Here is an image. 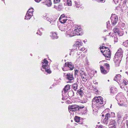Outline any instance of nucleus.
Here are the masks:
<instances>
[{
  "instance_id": "f257e3e1",
  "label": "nucleus",
  "mask_w": 128,
  "mask_h": 128,
  "mask_svg": "<svg viewBox=\"0 0 128 128\" xmlns=\"http://www.w3.org/2000/svg\"><path fill=\"white\" fill-rule=\"evenodd\" d=\"M82 43L81 42L76 41V42L74 45V48L72 49L71 52L70 54V55H71L73 54V52H76L78 55H79L81 53L80 52H83L84 51L85 48L83 46H82Z\"/></svg>"
},
{
  "instance_id": "f03ea898",
  "label": "nucleus",
  "mask_w": 128,
  "mask_h": 128,
  "mask_svg": "<svg viewBox=\"0 0 128 128\" xmlns=\"http://www.w3.org/2000/svg\"><path fill=\"white\" fill-rule=\"evenodd\" d=\"M122 54L123 51L122 49L119 48L115 55L114 61L115 63L119 64L120 63L123 56Z\"/></svg>"
},
{
  "instance_id": "7ed1b4c3",
  "label": "nucleus",
  "mask_w": 128,
  "mask_h": 128,
  "mask_svg": "<svg viewBox=\"0 0 128 128\" xmlns=\"http://www.w3.org/2000/svg\"><path fill=\"white\" fill-rule=\"evenodd\" d=\"M114 33L113 36H112L114 38V41L115 42L118 41V38L117 36H122L123 34V32L122 31L120 30L118 28L115 27V28L113 30Z\"/></svg>"
},
{
  "instance_id": "20e7f679",
  "label": "nucleus",
  "mask_w": 128,
  "mask_h": 128,
  "mask_svg": "<svg viewBox=\"0 0 128 128\" xmlns=\"http://www.w3.org/2000/svg\"><path fill=\"white\" fill-rule=\"evenodd\" d=\"M100 48L101 52L104 55L108 58H110L111 52L108 48L103 46L102 47H100Z\"/></svg>"
},
{
  "instance_id": "39448f33",
  "label": "nucleus",
  "mask_w": 128,
  "mask_h": 128,
  "mask_svg": "<svg viewBox=\"0 0 128 128\" xmlns=\"http://www.w3.org/2000/svg\"><path fill=\"white\" fill-rule=\"evenodd\" d=\"M92 101V106H94V104H96V106H98V105H99V104H104L103 98L101 96L95 97L93 98Z\"/></svg>"
},
{
  "instance_id": "423d86ee",
  "label": "nucleus",
  "mask_w": 128,
  "mask_h": 128,
  "mask_svg": "<svg viewBox=\"0 0 128 128\" xmlns=\"http://www.w3.org/2000/svg\"><path fill=\"white\" fill-rule=\"evenodd\" d=\"M42 17L45 20L50 22V23L51 24H54L56 21L55 20L52 18L51 17L48 16L47 14H44L42 15Z\"/></svg>"
},
{
  "instance_id": "0eeeda50",
  "label": "nucleus",
  "mask_w": 128,
  "mask_h": 128,
  "mask_svg": "<svg viewBox=\"0 0 128 128\" xmlns=\"http://www.w3.org/2000/svg\"><path fill=\"white\" fill-rule=\"evenodd\" d=\"M32 8H31L28 9L25 16L24 18L25 19H30L32 17V16L33 12H34Z\"/></svg>"
},
{
  "instance_id": "6e6552de",
  "label": "nucleus",
  "mask_w": 128,
  "mask_h": 128,
  "mask_svg": "<svg viewBox=\"0 0 128 128\" xmlns=\"http://www.w3.org/2000/svg\"><path fill=\"white\" fill-rule=\"evenodd\" d=\"M112 23L113 25H115L118 21V18L115 14H112L110 17Z\"/></svg>"
},
{
  "instance_id": "1a4fd4ad",
  "label": "nucleus",
  "mask_w": 128,
  "mask_h": 128,
  "mask_svg": "<svg viewBox=\"0 0 128 128\" xmlns=\"http://www.w3.org/2000/svg\"><path fill=\"white\" fill-rule=\"evenodd\" d=\"M75 31L71 29L69 30L66 32V36L68 37H70L76 35Z\"/></svg>"
},
{
  "instance_id": "9d476101",
  "label": "nucleus",
  "mask_w": 128,
  "mask_h": 128,
  "mask_svg": "<svg viewBox=\"0 0 128 128\" xmlns=\"http://www.w3.org/2000/svg\"><path fill=\"white\" fill-rule=\"evenodd\" d=\"M78 109V106L77 105H72L71 106H68V110L69 111H75Z\"/></svg>"
},
{
  "instance_id": "9b49d317",
  "label": "nucleus",
  "mask_w": 128,
  "mask_h": 128,
  "mask_svg": "<svg viewBox=\"0 0 128 128\" xmlns=\"http://www.w3.org/2000/svg\"><path fill=\"white\" fill-rule=\"evenodd\" d=\"M66 76V78L69 80L67 82L68 83H71L72 82V80H74V78L72 74L68 73L67 74Z\"/></svg>"
},
{
  "instance_id": "f8f14e48",
  "label": "nucleus",
  "mask_w": 128,
  "mask_h": 128,
  "mask_svg": "<svg viewBox=\"0 0 128 128\" xmlns=\"http://www.w3.org/2000/svg\"><path fill=\"white\" fill-rule=\"evenodd\" d=\"M116 98L118 102H121V103H118V104L120 106H122L124 104L122 103V102L121 101L122 97H121L120 94H118L116 96Z\"/></svg>"
},
{
  "instance_id": "ddd939ff",
  "label": "nucleus",
  "mask_w": 128,
  "mask_h": 128,
  "mask_svg": "<svg viewBox=\"0 0 128 128\" xmlns=\"http://www.w3.org/2000/svg\"><path fill=\"white\" fill-rule=\"evenodd\" d=\"M42 2L45 4L48 7L51 6L52 4L51 0H42Z\"/></svg>"
},
{
  "instance_id": "4468645a",
  "label": "nucleus",
  "mask_w": 128,
  "mask_h": 128,
  "mask_svg": "<svg viewBox=\"0 0 128 128\" xmlns=\"http://www.w3.org/2000/svg\"><path fill=\"white\" fill-rule=\"evenodd\" d=\"M82 29L80 28H78L77 29H75L74 31H75V32L76 33V35H80V33L82 32Z\"/></svg>"
},
{
  "instance_id": "2eb2a0df",
  "label": "nucleus",
  "mask_w": 128,
  "mask_h": 128,
  "mask_svg": "<svg viewBox=\"0 0 128 128\" xmlns=\"http://www.w3.org/2000/svg\"><path fill=\"white\" fill-rule=\"evenodd\" d=\"M121 80V76L120 74H118L116 75L114 79V80L117 82L118 83L119 82H120Z\"/></svg>"
},
{
  "instance_id": "dca6fc26",
  "label": "nucleus",
  "mask_w": 128,
  "mask_h": 128,
  "mask_svg": "<svg viewBox=\"0 0 128 128\" xmlns=\"http://www.w3.org/2000/svg\"><path fill=\"white\" fill-rule=\"evenodd\" d=\"M50 36L53 39H57L58 38V36H57L55 32H51Z\"/></svg>"
},
{
  "instance_id": "f3484780",
  "label": "nucleus",
  "mask_w": 128,
  "mask_h": 128,
  "mask_svg": "<svg viewBox=\"0 0 128 128\" xmlns=\"http://www.w3.org/2000/svg\"><path fill=\"white\" fill-rule=\"evenodd\" d=\"M84 89L82 88H81L80 89L78 90L77 94H79L81 96H82L84 94Z\"/></svg>"
},
{
  "instance_id": "a211bd4d",
  "label": "nucleus",
  "mask_w": 128,
  "mask_h": 128,
  "mask_svg": "<svg viewBox=\"0 0 128 128\" xmlns=\"http://www.w3.org/2000/svg\"><path fill=\"white\" fill-rule=\"evenodd\" d=\"M110 92L113 94H114L117 92V89L114 87L113 86L110 88Z\"/></svg>"
},
{
  "instance_id": "6ab92c4d",
  "label": "nucleus",
  "mask_w": 128,
  "mask_h": 128,
  "mask_svg": "<svg viewBox=\"0 0 128 128\" xmlns=\"http://www.w3.org/2000/svg\"><path fill=\"white\" fill-rule=\"evenodd\" d=\"M68 26H60L59 27V28L62 31H64L66 30Z\"/></svg>"
},
{
  "instance_id": "aec40b11",
  "label": "nucleus",
  "mask_w": 128,
  "mask_h": 128,
  "mask_svg": "<svg viewBox=\"0 0 128 128\" xmlns=\"http://www.w3.org/2000/svg\"><path fill=\"white\" fill-rule=\"evenodd\" d=\"M100 70L101 72L104 74H106L107 73V72L106 70H105L104 67L102 66H100Z\"/></svg>"
},
{
  "instance_id": "412c9836",
  "label": "nucleus",
  "mask_w": 128,
  "mask_h": 128,
  "mask_svg": "<svg viewBox=\"0 0 128 128\" xmlns=\"http://www.w3.org/2000/svg\"><path fill=\"white\" fill-rule=\"evenodd\" d=\"M66 66L69 68L70 70H72L74 68V64H65Z\"/></svg>"
},
{
  "instance_id": "4be33fe9",
  "label": "nucleus",
  "mask_w": 128,
  "mask_h": 128,
  "mask_svg": "<svg viewBox=\"0 0 128 128\" xmlns=\"http://www.w3.org/2000/svg\"><path fill=\"white\" fill-rule=\"evenodd\" d=\"M70 86L69 85H66L64 89V90L65 92H66L68 90L70 89Z\"/></svg>"
},
{
  "instance_id": "5701e85b",
  "label": "nucleus",
  "mask_w": 128,
  "mask_h": 128,
  "mask_svg": "<svg viewBox=\"0 0 128 128\" xmlns=\"http://www.w3.org/2000/svg\"><path fill=\"white\" fill-rule=\"evenodd\" d=\"M81 72H80L81 76H82V79H83V80L84 81H85L86 80V79L84 78V76H83V74H84V72L83 70H81L80 71Z\"/></svg>"
},
{
  "instance_id": "b1692460",
  "label": "nucleus",
  "mask_w": 128,
  "mask_h": 128,
  "mask_svg": "<svg viewBox=\"0 0 128 128\" xmlns=\"http://www.w3.org/2000/svg\"><path fill=\"white\" fill-rule=\"evenodd\" d=\"M42 66L43 68L45 70L50 68L49 64H44Z\"/></svg>"
},
{
  "instance_id": "393cba45",
  "label": "nucleus",
  "mask_w": 128,
  "mask_h": 128,
  "mask_svg": "<svg viewBox=\"0 0 128 128\" xmlns=\"http://www.w3.org/2000/svg\"><path fill=\"white\" fill-rule=\"evenodd\" d=\"M67 5L69 6H71L72 2L71 0H67Z\"/></svg>"
},
{
  "instance_id": "a878e982",
  "label": "nucleus",
  "mask_w": 128,
  "mask_h": 128,
  "mask_svg": "<svg viewBox=\"0 0 128 128\" xmlns=\"http://www.w3.org/2000/svg\"><path fill=\"white\" fill-rule=\"evenodd\" d=\"M87 101V99L86 97H84L82 100V102L85 103Z\"/></svg>"
},
{
  "instance_id": "bb28decb",
  "label": "nucleus",
  "mask_w": 128,
  "mask_h": 128,
  "mask_svg": "<svg viewBox=\"0 0 128 128\" xmlns=\"http://www.w3.org/2000/svg\"><path fill=\"white\" fill-rule=\"evenodd\" d=\"M74 120L76 122H78L80 121V118L78 116H76L74 118Z\"/></svg>"
},
{
  "instance_id": "cd10ccee",
  "label": "nucleus",
  "mask_w": 128,
  "mask_h": 128,
  "mask_svg": "<svg viewBox=\"0 0 128 128\" xmlns=\"http://www.w3.org/2000/svg\"><path fill=\"white\" fill-rule=\"evenodd\" d=\"M78 85L76 84H74L72 85L73 89L76 91L77 89Z\"/></svg>"
},
{
  "instance_id": "c85d7f7f",
  "label": "nucleus",
  "mask_w": 128,
  "mask_h": 128,
  "mask_svg": "<svg viewBox=\"0 0 128 128\" xmlns=\"http://www.w3.org/2000/svg\"><path fill=\"white\" fill-rule=\"evenodd\" d=\"M60 21V22L62 23H65L66 22L67 20H68L67 19H63L61 18L59 19Z\"/></svg>"
},
{
  "instance_id": "c756f323",
  "label": "nucleus",
  "mask_w": 128,
  "mask_h": 128,
  "mask_svg": "<svg viewBox=\"0 0 128 128\" xmlns=\"http://www.w3.org/2000/svg\"><path fill=\"white\" fill-rule=\"evenodd\" d=\"M123 45L125 46H128V40L124 42L123 43Z\"/></svg>"
},
{
  "instance_id": "7c9ffc66",
  "label": "nucleus",
  "mask_w": 128,
  "mask_h": 128,
  "mask_svg": "<svg viewBox=\"0 0 128 128\" xmlns=\"http://www.w3.org/2000/svg\"><path fill=\"white\" fill-rule=\"evenodd\" d=\"M83 58V56L81 55L79 57V58L77 60L78 62L80 61L81 60H82V58Z\"/></svg>"
},
{
  "instance_id": "2f4dec72",
  "label": "nucleus",
  "mask_w": 128,
  "mask_h": 128,
  "mask_svg": "<svg viewBox=\"0 0 128 128\" xmlns=\"http://www.w3.org/2000/svg\"><path fill=\"white\" fill-rule=\"evenodd\" d=\"M122 83L124 85H126L128 83V82L126 80H123Z\"/></svg>"
},
{
  "instance_id": "473e14b6",
  "label": "nucleus",
  "mask_w": 128,
  "mask_h": 128,
  "mask_svg": "<svg viewBox=\"0 0 128 128\" xmlns=\"http://www.w3.org/2000/svg\"><path fill=\"white\" fill-rule=\"evenodd\" d=\"M42 63H44L45 64H48V61L46 60V59H44L43 61L42 62Z\"/></svg>"
},
{
  "instance_id": "72a5a7b5",
  "label": "nucleus",
  "mask_w": 128,
  "mask_h": 128,
  "mask_svg": "<svg viewBox=\"0 0 128 128\" xmlns=\"http://www.w3.org/2000/svg\"><path fill=\"white\" fill-rule=\"evenodd\" d=\"M125 24L124 23H122L121 25V28L122 30L124 29L125 28Z\"/></svg>"
},
{
  "instance_id": "f704fd0d",
  "label": "nucleus",
  "mask_w": 128,
  "mask_h": 128,
  "mask_svg": "<svg viewBox=\"0 0 128 128\" xmlns=\"http://www.w3.org/2000/svg\"><path fill=\"white\" fill-rule=\"evenodd\" d=\"M106 24L107 28L109 29H110L111 28L110 27V22L109 21H108L107 22H106Z\"/></svg>"
},
{
  "instance_id": "c9c22d12",
  "label": "nucleus",
  "mask_w": 128,
  "mask_h": 128,
  "mask_svg": "<svg viewBox=\"0 0 128 128\" xmlns=\"http://www.w3.org/2000/svg\"><path fill=\"white\" fill-rule=\"evenodd\" d=\"M61 0H54V4L59 3L60 2Z\"/></svg>"
},
{
  "instance_id": "e433bc0d",
  "label": "nucleus",
  "mask_w": 128,
  "mask_h": 128,
  "mask_svg": "<svg viewBox=\"0 0 128 128\" xmlns=\"http://www.w3.org/2000/svg\"><path fill=\"white\" fill-rule=\"evenodd\" d=\"M45 71L48 73H50L51 71L50 70V68L45 70Z\"/></svg>"
},
{
  "instance_id": "4c0bfd02",
  "label": "nucleus",
  "mask_w": 128,
  "mask_h": 128,
  "mask_svg": "<svg viewBox=\"0 0 128 128\" xmlns=\"http://www.w3.org/2000/svg\"><path fill=\"white\" fill-rule=\"evenodd\" d=\"M81 5L79 3L76 4V6L77 8H79L80 7H81Z\"/></svg>"
},
{
  "instance_id": "58836bf2",
  "label": "nucleus",
  "mask_w": 128,
  "mask_h": 128,
  "mask_svg": "<svg viewBox=\"0 0 128 128\" xmlns=\"http://www.w3.org/2000/svg\"><path fill=\"white\" fill-rule=\"evenodd\" d=\"M62 4H60V5L58 6V8H60V10L62 9L63 8V7H62Z\"/></svg>"
},
{
  "instance_id": "ea45409f",
  "label": "nucleus",
  "mask_w": 128,
  "mask_h": 128,
  "mask_svg": "<svg viewBox=\"0 0 128 128\" xmlns=\"http://www.w3.org/2000/svg\"><path fill=\"white\" fill-rule=\"evenodd\" d=\"M93 89L94 91L96 92H98V90L97 88L96 87H94L93 88Z\"/></svg>"
},
{
  "instance_id": "a19ab883",
  "label": "nucleus",
  "mask_w": 128,
  "mask_h": 128,
  "mask_svg": "<svg viewBox=\"0 0 128 128\" xmlns=\"http://www.w3.org/2000/svg\"><path fill=\"white\" fill-rule=\"evenodd\" d=\"M115 122L114 120H112L110 121V125H113V124H114Z\"/></svg>"
},
{
  "instance_id": "79ce46f5",
  "label": "nucleus",
  "mask_w": 128,
  "mask_h": 128,
  "mask_svg": "<svg viewBox=\"0 0 128 128\" xmlns=\"http://www.w3.org/2000/svg\"><path fill=\"white\" fill-rule=\"evenodd\" d=\"M36 34H39L40 36L42 34V33L39 30L38 31V32L36 33Z\"/></svg>"
},
{
  "instance_id": "37998d69",
  "label": "nucleus",
  "mask_w": 128,
  "mask_h": 128,
  "mask_svg": "<svg viewBox=\"0 0 128 128\" xmlns=\"http://www.w3.org/2000/svg\"><path fill=\"white\" fill-rule=\"evenodd\" d=\"M110 117V114L108 113H107L105 117L106 118L108 119V118Z\"/></svg>"
},
{
  "instance_id": "c03bdc74",
  "label": "nucleus",
  "mask_w": 128,
  "mask_h": 128,
  "mask_svg": "<svg viewBox=\"0 0 128 128\" xmlns=\"http://www.w3.org/2000/svg\"><path fill=\"white\" fill-rule=\"evenodd\" d=\"M65 17H66V16L64 14H63L61 16L59 19H61Z\"/></svg>"
},
{
  "instance_id": "a18cd8bd",
  "label": "nucleus",
  "mask_w": 128,
  "mask_h": 128,
  "mask_svg": "<svg viewBox=\"0 0 128 128\" xmlns=\"http://www.w3.org/2000/svg\"><path fill=\"white\" fill-rule=\"evenodd\" d=\"M106 61H102L100 62V64H108L107 63H105Z\"/></svg>"
},
{
  "instance_id": "49530a36",
  "label": "nucleus",
  "mask_w": 128,
  "mask_h": 128,
  "mask_svg": "<svg viewBox=\"0 0 128 128\" xmlns=\"http://www.w3.org/2000/svg\"><path fill=\"white\" fill-rule=\"evenodd\" d=\"M115 3L116 4L118 2L119 0H113Z\"/></svg>"
},
{
  "instance_id": "de8ad7c7",
  "label": "nucleus",
  "mask_w": 128,
  "mask_h": 128,
  "mask_svg": "<svg viewBox=\"0 0 128 128\" xmlns=\"http://www.w3.org/2000/svg\"><path fill=\"white\" fill-rule=\"evenodd\" d=\"M84 106H78V108H79L78 110H79L80 109H82L83 108H84Z\"/></svg>"
},
{
  "instance_id": "09e8293b",
  "label": "nucleus",
  "mask_w": 128,
  "mask_h": 128,
  "mask_svg": "<svg viewBox=\"0 0 128 128\" xmlns=\"http://www.w3.org/2000/svg\"><path fill=\"white\" fill-rule=\"evenodd\" d=\"M108 119L105 118L103 122L105 121L106 123L107 122V120H108Z\"/></svg>"
},
{
  "instance_id": "8fccbe9b",
  "label": "nucleus",
  "mask_w": 128,
  "mask_h": 128,
  "mask_svg": "<svg viewBox=\"0 0 128 128\" xmlns=\"http://www.w3.org/2000/svg\"><path fill=\"white\" fill-rule=\"evenodd\" d=\"M116 126L115 125H114L113 126H111L110 128H116Z\"/></svg>"
},
{
  "instance_id": "3c124183",
  "label": "nucleus",
  "mask_w": 128,
  "mask_h": 128,
  "mask_svg": "<svg viewBox=\"0 0 128 128\" xmlns=\"http://www.w3.org/2000/svg\"><path fill=\"white\" fill-rule=\"evenodd\" d=\"M104 66H106L107 67V68H108L110 67L109 64H107V65L106 64V65Z\"/></svg>"
},
{
  "instance_id": "603ef678",
  "label": "nucleus",
  "mask_w": 128,
  "mask_h": 128,
  "mask_svg": "<svg viewBox=\"0 0 128 128\" xmlns=\"http://www.w3.org/2000/svg\"><path fill=\"white\" fill-rule=\"evenodd\" d=\"M72 64V62H66L65 63V64Z\"/></svg>"
},
{
  "instance_id": "864d4df0",
  "label": "nucleus",
  "mask_w": 128,
  "mask_h": 128,
  "mask_svg": "<svg viewBox=\"0 0 128 128\" xmlns=\"http://www.w3.org/2000/svg\"><path fill=\"white\" fill-rule=\"evenodd\" d=\"M78 72V70H75V74H77Z\"/></svg>"
},
{
  "instance_id": "5fc2aeb1",
  "label": "nucleus",
  "mask_w": 128,
  "mask_h": 128,
  "mask_svg": "<svg viewBox=\"0 0 128 128\" xmlns=\"http://www.w3.org/2000/svg\"><path fill=\"white\" fill-rule=\"evenodd\" d=\"M35 1L37 2H40L41 0H34Z\"/></svg>"
},
{
  "instance_id": "6e6d98bb",
  "label": "nucleus",
  "mask_w": 128,
  "mask_h": 128,
  "mask_svg": "<svg viewBox=\"0 0 128 128\" xmlns=\"http://www.w3.org/2000/svg\"><path fill=\"white\" fill-rule=\"evenodd\" d=\"M93 83L94 84H98V83L96 82V81H94Z\"/></svg>"
},
{
  "instance_id": "4d7b16f0",
  "label": "nucleus",
  "mask_w": 128,
  "mask_h": 128,
  "mask_svg": "<svg viewBox=\"0 0 128 128\" xmlns=\"http://www.w3.org/2000/svg\"><path fill=\"white\" fill-rule=\"evenodd\" d=\"M97 0L98 2H100L101 1H103L104 0Z\"/></svg>"
},
{
  "instance_id": "13d9d810",
  "label": "nucleus",
  "mask_w": 128,
  "mask_h": 128,
  "mask_svg": "<svg viewBox=\"0 0 128 128\" xmlns=\"http://www.w3.org/2000/svg\"><path fill=\"white\" fill-rule=\"evenodd\" d=\"M126 59L127 60L126 61V63L128 64V57H127Z\"/></svg>"
},
{
  "instance_id": "bf43d9fd",
  "label": "nucleus",
  "mask_w": 128,
  "mask_h": 128,
  "mask_svg": "<svg viewBox=\"0 0 128 128\" xmlns=\"http://www.w3.org/2000/svg\"><path fill=\"white\" fill-rule=\"evenodd\" d=\"M86 64H88V60L87 59H86Z\"/></svg>"
},
{
  "instance_id": "052dcab7",
  "label": "nucleus",
  "mask_w": 128,
  "mask_h": 128,
  "mask_svg": "<svg viewBox=\"0 0 128 128\" xmlns=\"http://www.w3.org/2000/svg\"><path fill=\"white\" fill-rule=\"evenodd\" d=\"M62 19H63H63H67L66 18V17H64V18H62Z\"/></svg>"
},
{
  "instance_id": "680f3d73",
  "label": "nucleus",
  "mask_w": 128,
  "mask_h": 128,
  "mask_svg": "<svg viewBox=\"0 0 128 128\" xmlns=\"http://www.w3.org/2000/svg\"><path fill=\"white\" fill-rule=\"evenodd\" d=\"M70 93H73V92H68V94L69 95Z\"/></svg>"
},
{
  "instance_id": "e2e57ef3",
  "label": "nucleus",
  "mask_w": 128,
  "mask_h": 128,
  "mask_svg": "<svg viewBox=\"0 0 128 128\" xmlns=\"http://www.w3.org/2000/svg\"><path fill=\"white\" fill-rule=\"evenodd\" d=\"M65 9H66V10H69V8H68V9H66V8H65Z\"/></svg>"
},
{
  "instance_id": "0e129e2a",
  "label": "nucleus",
  "mask_w": 128,
  "mask_h": 128,
  "mask_svg": "<svg viewBox=\"0 0 128 128\" xmlns=\"http://www.w3.org/2000/svg\"><path fill=\"white\" fill-rule=\"evenodd\" d=\"M111 34V33L110 32V33H109V35H110V34Z\"/></svg>"
},
{
  "instance_id": "69168bd1",
  "label": "nucleus",
  "mask_w": 128,
  "mask_h": 128,
  "mask_svg": "<svg viewBox=\"0 0 128 128\" xmlns=\"http://www.w3.org/2000/svg\"><path fill=\"white\" fill-rule=\"evenodd\" d=\"M102 116H104V115L103 114H102Z\"/></svg>"
},
{
  "instance_id": "338daca9",
  "label": "nucleus",
  "mask_w": 128,
  "mask_h": 128,
  "mask_svg": "<svg viewBox=\"0 0 128 128\" xmlns=\"http://www.w3.org/2000/svg\"><path fill=\"white\" fill-rule=\"evenodd\" d=\"M83 42H84V43H85V40H84V41H83Z\"/></svg>"
},
{
  "instance_id": "774afa93",
  "label": "nucleus",
  "mask_w": 128,
  "mask_h": 128,
  "mask_svg": "<svg viewBox=\"0 0 128 128\" xmlns=\"http://www.w3.org/2000/svg\"><path fill=\"white\" fill-rule=\"evenodd\" d=\"M62 70H64V69L63 68L62 69Z\"/></svg>"
}]
</instances>
